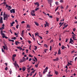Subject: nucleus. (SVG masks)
<instances>
[{
  "mask_svg": "<svg viewBox=\"0 0 77 77\" xmlns=\"http://www.w3.org/2000/svg\"><path fill=\"white\" fill-rule=\"evenodd\" d=\"M10 16L9 15L5 14V13H4V20H6L8 19V17H9Z\"/></svg>",
  "mask_w": 77,
  "mask_h": 77,
  "instance_id": "nucleus-1",
  "label": "nucleus"
},
{
  "mask_svg": "<svg viewBox=\"0 0 77 77\" xmlns=\"http://www.w3.org/2000/svg\"><path fill=\"white\" fill-rule=\"evenodd\" d=\"M35 10H32L31 11L30 14L32 15V16H35Z\"/></svg>",
  "mask_w": 77,
  "mask_h": 77,
  "instance_id": "nucleus-2",
  "label": "nucleus"
},
{
  "mask_svg": "<svg viewBox=\"0 0 77 77\" xmlns=\"http://www.w3.org/2000/svg\"><path fill=\"white\" fill-rule=\"evenodd\" d=\"M13 63L16 68H17V67H18V68H19V66H18V65L17 64V63L16 61H15L14 63Z\"/></svg>",
  "mask_w": 77,
  "mask_h": 77,
  "instance_id": "nucleus-3",
  "label": "nucleus"
},
{
  "mask_svg": "<svg viewBox=\"0 0 77 77\" xmlns=\"http://www.w3.org/2000/svg\"><path fill=\"white\" fill-rule=\"evenodd\" d=\"M6 6H7V9H8V11H10V10H11L12 8L11 6H9L8 5H6Z\"/></svg>",
  "mask_w": 77,
  "mask_h": 77,
  "instance_id": "nucleus-4",
  "label": "nucleus"
},
{
  "mask_svg": "<svg viewBox=\"0 0 77 77\" xmlns=\"http://www.w3.org/2000/svg\"><path fill=\"white\" fill-rule=\"evenodd\" d=\"M48 3L50 4L51 7V3L53 2V0H48Z\"/></svg>",
  "mask_w": 77,
  "mask_h": 77,
  "instance_id": "nucleus-5",
  "label": "nucleus"
},
{
  "mask_svg": "<svg viewBox=\"0 0 77 77\" xmlns=\"http://www.w3.org/2000/svg\"><path fill=\"white\" fill-rule=\"evenodd\" d=\"M48 69V67H46L45 69L43 71V73L45 74V72H46L47 71V69Z\"/></svg>",
  "mask_w": 77,
  "mask_h": 77,
  "instance_id": "nucleus-6",
  "label": "nucleus"
},
{
  "mask_svg": "<svg viewBox=\"0 0 77 77\" xmlns=\"http://www.w3.org/2000/svg\"><path fill=\"white\" fill-rule=\"evenodd\" d=\"M10 12L11 13H14L15 14V9H12L10 10Z\"/></svg>",
  "mask_w": 77,
  "mask_h": 77,
  "instance_id": "nucleus-7",
  "label": "nucleus"
},
{
  "mask_svg": "<svg viewBox=\"0 0 77 77\" xmlns=\"http://www.w3.org/2000/svg\"><path fill=\"white\" fill-rule=\"evenodd\" d=\"M70 42H69V44H73V43H74V41H73V40H72V38H71L70 39Z\"/></svg>",
  "mask_w": 77,
  "mask_h": 77,
  "instance_id": "nucleus-8",
  "label": "nucleus"
},
{
  "mask_svg": "<svg viewBox=\"0 0 77 77\" xmlns=\"http://www.w3.org/2000/svg\"><path fill=\"white\" fill-rule=\"evenodd\" d=\"M31 67L32 66H30L29 68H27V71H28V72H30V68H31Z\"/></svg>",
  "mask_w": 77,
  "mask_h": 77,
  "instance_id": "nucleus-9",
  "label": "nucleus"
},
{
  "mask_svg": "<svg viewBox=\"0 0 77 77\" xmlns=\"http://www.w3.org/2000/svg\"><path fill=\"white\" fill-rule=\"evenodd\" d=\"M34 4L35 5H37V7H39V4L38 2L34 3Z\"/></svg>",
  "mask_w": 77,
  "mask_h": 77,
  "instance_id": "nucleus-10",
  "label": "nucleus"
},
{
  "mask_svg": "<svg viewBox=\"0 0 77 77\" xmlns=\"http://www.w3.org/2000/svg\"><path fill=\"white\" fill-rule=\"evenodd\" d=\"M3 47L4 50L6 49V50H8V48L6 46L5 47V46H3Z\"/></svg>",
  "mask_w": 77,
  "mask_h": 77,
  "instance_id": "nucleus-11",
  "label": "nucleus"
},
{
  "mask_svg": "<svg viewBox=\"0 0 77 77\" xmlns=\"http://www.w3.org/2000/svg\"><path fill=\"white\" fill-rule=\"evenodd\" d=\"M54 61H58L59 60V58L57 57L56 59H53Z\"/></svg>",
  "mask_w": 77,
  "mask_h": 77,
  "instance_id": "nucleus-12",
  "label": "nucleus"
},
{
  "mask_svg": "<svg viewBox=\"0 0 77 77\" xmlns=\"http://www.w3.org/2000/svg\"><path fill=\"white\" fill-rule=\"evenodd\" d=\"M26 68L25 67H23L22 68V70H23V71H25V70H26Z\"/></svg>",
  "mask_w": 77,
  "mask_h": 77,
  "instance_id": "nucleus-13",
  "label": "nucleus"
},
{
  "mask_svg": "<svg viewBox=\"0 0 77 77\" xmlns=\"http://www.w3.org/2000/svg\"><path fill=\"white\" fill-rule=\"evenodd\" d=\"M34 23H35V25H36L37 26H39V24L38 23H37L36 21H35Z\"/></svg>",
  "mask_w": 77,
  "mask_h": 77,
  "instance_id": "nucleus-14",
  "label": "nucleus"
},
{
  "mask_svg": "<svg viewBox=\"0 0 77 77\" xmlns=\"http://www.w3.org/2000/svg\"><path fill=\"white\" fill-rule=\"evenodd\" d=\"M0 23H3V20H2V17H1V19H0Z\"/></svg>",
  "mask_w": 77,
  "mask_h": 77,
  "instance_id": "nucleus-15",
  "label": "nucleus"
},
{
  "mask_svg": "<svg viewBox=\"0 0 77 77\" xmlns=\"http://www.w3.org/2000/svg\"><path fill=\"white\" fill-rule=\"evenodd\" d=\"M22 60H23V62H25V61H26V60H27L26 58H25V57H23L22 58Z\"/></svg>",
  "mask_w": 77,
  "mask_h": 77,
  "instance_id": "nucleus-16",
  "label": "nucleus"
},
{
  "mask_svg": "<svg viewBox=\"0 0 77 77\" xmlns=\"http://www.w3.org/2000/svg\"><path fill=\"white\" fill-rule=\"evenodd\" d=\"M26 28L27 29H30V25L29 24L27 25Z\"/></svg>",
  "mask_w": 77,
  "mask_h": 77,
  "instance_id": "nucleus-17",
  "label": "nucleus"
},
{
  "mask_svg": "<svg viewBox=\"0 0 77 77\" xmlns=\"http://www.w3.org/2000/svg\"><path fill=\"white\" fill-rule=\"evenodd\" d=\"M1 35H2V38H5V34L3 33V34H1Z\"/></svg>",
  "mask_w": 77,
  "mask_h": 77,
  "instance_id": "nucleus-18",
  "label": "nucleus"
},
{
  "mask_svg": "<svg viewBox=\"0 0 77 77\" xmlns=\"http://www.w3.org/2000/svg\"><path fill=\"white\" fill-rule=\"evenodd\" d=\"M61 54V53H60V49H59V50L58 51V54Z\"/></svg>",
  "mask_w": 77,
  "mask_h": 77,
  "instance_id": "nucleus-19",
  "label": "nucleus"
},
{
  "mask_svg": "<svg viewBox=\"0 0 77 77\" xmlns=\"http://www.w3.org/2000/svg\"><path fill=\"white\" fill-rule=\"evenodd\" d=\"M4 29H5V28L4 27H2L0 28V30H3Z\"/></svg>",
  "mask_w": 77,
  "mask_h": 77,
  "instance_id": "nucleus-20",
  "label": "nucleus"
},
{
  "mask_svg": "<svg viewBox=\"0 0 77 77\" xmlns=\"http://www.w3.org/2000/svg\"><path fill=\"white\" fill-rule=\"evenodd\" d=\"M39 75L40 77H42V74H41V72H39Z\"/></svg>",
  "mask_w": 77,
  "mask_h": 77,
  "instance_id": "nucleus-21",
  "label": "nucleus"
},
{
  "mask_svg": "<svg viewBox=\"0 0 77 77\" xmlns=\"http://www.w3.org/2000/svg\"><path fill=\"white\" fill-rule=\"evenodd\" d=\"M61 48H62V50H63V49H64V48H66L65 47V46H64L63 45L61 47Z\"/></svg>",
  "mask_w": 77,
  "mask_h": 77,
  "instance_id": "nucleus-22",
  "label": "nucleus"
},
{
  "mask_svg": "<svg viewBox=\"0 0 77 77\" xmlns=\"http://www.w3.org/2000/svg\"><path fill=\"white\" fill-rule=\"evenodd\" d=\"M17 48H18V49H19V50H22V48H21L20 47H17Z\"/></svg>",
  "mask_w": 77,
  "mask_h": 77,
  "instance_id": "nucleus-23",
  "label": "nucleus"
},
{
  "mask_svg": "<svg viewBox=\"0 0 77 77\" xmlns=\"http://www.w3.org/2000/svg\"><path fill=\"white\" fill-rule=\"evenodd\" d=\"M39 9V8H37L35 9V11H38Z\"/></svg>",
  "mask_w": 77,
  "mask_h": 77,
  "instance_id": "nucleus-24",
  "label": "nucleus"
},
{
  "mask_svg": "<svg viewBox=\"0 0 77 77\" xmlns=\"http://www.w3.org/2000/svg\"><path fill=\"white\" fill-rule=\"evenodd\" d=\"M44 47H46V48H47V47H48V46H47V44H44Z\"/></svg>",
  "mask_w": 77,
  "mask_h": 77,
  "instance_id": "nucleus-25",
  "label": "nucleus"
},
{
  "mask_svg": "<svg viewBox=\"0 0 77 77\" xmlns=\"http://www.w3.org/2000/svg\"><path fill=\"white\" fill-rule=\"evenodd\" d=\"M72 65L71 63H70L68 62V64H67V66H69V65Z\"/></svg>",
  "mask_w": 77,
  "mask_h": 77,
  "instance_id": "nucleus-26",
  "label": "nucleus"
},
{
  "mask_svg": "<svg viewBox=\"0 0 77 77\" xmlns=\"http://www.w3.org/2000/svg\"><path fill=\"white\" fill-rule=\"evenodd\" d=\"M38 64H39V63H38L37 65H35V68H38Z\"/></svg>",
  "mask_w": 77,
  "mask_h": 77,
  "instance_id": "nucleus-27",
  "label": "nucleus"
},
{
  "mask_svg": "<svg viewBox=\"0 0 77 77\" xmlns=\"http://www.w3.org/2000/svg\"><path fill=\"white\" fill-rule=\"evenodd\" d=\"M4 4V5H6V2H3V3H2L1 4V5H3Z\"/></svg>",
  "mask_w": 77,
  "mask_h": 77,
  "instance_id": "nucleus-28",
  "label": "nucleus"
},
{
  "mask_svg": "<svg viewBox=\"0 0 77 77\" xmlns=\"http://www.w3.org/2000/svg\"><path fill=\"white\" fill-rule=\"evenodd\" d=\"M47 51H48V49H45L44 50V51H45V53H47Z\"/></svg>",
  "mask_w": 77,
  "mask_h": 77,
  "instance_id": "nucleus-29",
  "label": "nucleus"
},
{
  "mask_svg": "<svg viewBox=\"0 0 77 77\" xmlns=\"http://www.w3.org/2000/svg\"><path fill=\"white\" fill-rule=\"evenodd\" d=\"M45 23H46V26H47V25H48L49 24L48 23V22H47L45 21Z\"/></svg>",
  "mask_w": 77,
  "mask_h": 77,
  "instance_id": "nucleus-30",
  "label": "nucleus"
},
{
  "mask_svg": "<svg viewBox=\"0 0 77 77\" xmlns=\"http://www.w3.org/2000/svg\"><path fill=\"white\" fill-rule=\"evenodd\" d=\"M75 37L73 36V40H77V39H75Z\"/></svg>",
  "mask_w": 77,
  "mask_h": 77,
  "instance_id": "nucleus-31",
  "label": "nucleus"
},
{
  "mask_svg": "<svg viewBox=\"0 0 77 77\" xmlns=\"http://www.w3.org/2000/svg\"><path fill=\"white\" fill-rule=\"evenodd\" d=\"M9 41H12L13 42H14V40H10V39H9Z\"/></svg>",
  "mask_w": 77,
  "mask_h": 77,
  "instance_id": "nucleus-32",
  "label": "nucleus"
},
{
  "mask_svg": "<svg viewBox=\"0 0 77 77\" xmlns=\"http://www.w3.org/2000/svg\"><path fill=\"white\" fill-rule=\"evenodd\" d=\"M18 27H19V25L18 24L16 26L17 29H18Z\"/></svg>",
  "mask_w": 77,
  "mask_h": 77,
  "instance_id": "nucleus-33",
  "label": "nucleus"
},
{
  "mask_svg": "<svg viewBox=\"0 0 77 77\" xmlns=\"http://www.w3.org/2000/svg\"><path fill=\"white\" fill-rule=\"evenodd\" d=\"M60 3H63V0H60Z\"/></svg>",
  "mask_w": 77,
  "mask_h": 77,
  "instance_id": "nucleus-34",
  "label": "nucleus"
},
{
  "mask_svg": "<svg viewBox=\"0 0 77 77\" xmlns=\"http://www.w3.org/2000/svg\"><path fill=\"white\" fill-rule=\"evenodd\" d=\"M55 74H56V75H57V74H58V72H57V71H56V72H55Z\"/></svg>",
  "mask_w": 77,
  "mask_h": 77,
  "instance_id": "nucleus-35",
  "label": "nucleus"
},
{
  "mask_svg": "<svg viewBox=\"0 0 77 77\" xmlns=\"http://www.w3.org/2000/svg\"><path fill=\"white\" fill-rule=\"evenodd\" d=\"M34 59L35 60H36V62H37V60H38V59H37V58L36 57H34Z\"/></svg>",
  "mask_w": 77,
  "mask_h": 77,
  "instance_id": "nucleus-36",
  "label": "nucleus"
},
{
  "mask_svg": "<svg viewBox=\"0 0 77 77\" xmlns=\"http://www.w3.org/2000/svg\"><path fill=\"white\" fill-rule=\"evenodd\" d=\"M24 62L23 60H21L20 61V63H22V62Z\"/></svg>",
  "mask_w": 77,
  "mask_h": 77,
  "instance_id": "nucleus-37",
  "label": "nucleus"
},
{
  "mask_svg": "<svg viewBox=\"0 0 77 77\" xmlns=\"http://www.w3.org/2000/svg\"><path fill=\"white\" fill-rule=\"evenodd\" d=\"M3 30H2L1 31V35H2V34H3Z\"/></svg>",
  "mask_w": 77,
  "mask_h": 77,
  "instance_id": "nucleus-38",
  "label": "nucleus"
},
{
  "mask_svg": "<svg viewBox=\"0 0 77 77\" xmlns=\"http://www.w3.org/2000/svg\"><path fill=\"white\" fill-rule=\"evenodd\" d=\"M35 48H34V50H37V47L36 46H35Z\"/></svg>",
  "mask_w": 77,
  "mask_h": 77,
  "instance_id": "nucleus-39",
  "label": "nucleus"
},
{
  "mask_svg": "<svg viewBox=\"0 0 77 77\" xmlns=\"http://www.w3.org/2000/svg\"><path fill=\"white\" fill-rule=\"evenodd\" d=\"M68 41V38L66 39V42H67Z\"/></svg>",
  "mask_w": 77,
  "mask_h": 77,
  "instance_id": "nucleus-40",
  "label": "nucleus"
},
{
  "mask_svg": "<svg viewBox=\"0 0 77 77\" xmlns=\"http://www.w3.org/2000/svg\"><path fill=\"white\" fill-rule=\"evenodd\" d=\"M9 72L10 74H12V70H10L9 71Z\"/></svg>",
  "mask_w": 77,
  "mask_h": 77,
  "instance_id": "nucleus-41",
  "label": "nucleus"
},
{
  "mask_svg": "<svg viewBox=\"0 0 77 77\" xmlns=\"http://www.w3.org/2000/svg\"><path fill=\"white\" fill-rule=\"evenodd\" d=\"M68 26V25L67 24L66 25L64 26V27L66 28V27H67Z\"/></svg>",
  "mask_w": 77,
  "mask_h": 77,
  "instance_id": "nucleus-42",
  "label": "nucleus"
},
{
  "mask_svg": "<svg viewBox=\"0 0 77 77\" xmlns=\"http://www.w3.org/2000/svg\"><path fill=\"white\" fill-rule=\"evenodd\" d=\"M52 49V47H51V46H50V50L51 51V50Z\"/></svg>",
  "mask_w": 77,
  "mask_h": 77,
  "instance_id": "nucleus-43",
  "label": "nucleus"
},
{
  "mask_svg": "<svg viewBox=\"0 0 77 77\" xmlns=\"http://www.w3.org/2000/svg\"><path fill=\"white\" fill-rule=\"evenodd\" d=\"M12 39H16V37H13L12 38Z\"/></svg>",
  "mask_w": 77,
  "mask_h": 77,
  "instance_id": "nucleus-44",
  "label": "nucleus"
},
{
  "mask_svg": "<svg viewBox=\"0 0 77 77\" xmlns=\"http://www.w3.org/2000/svg\"><path fill=\"white\" fill-rule=\"evenodd\" d=\"M21 24H24V23H25V22L24 21H23L21 23Z\"/></svg>",
  "mask_w": 77,
  "mask_h": 77,
  "instance_id": "nucleus-45",
  "label": "nucleus"
},
{
  "mask_svg": "<svg viewBox=\"0 0 77 77\" xmlns=\"http://www.w3.org/2000/svg\"><path fill=\"white\" fill-rule=\"evenodd\" d=\"M13 57H16V54H14L13 55Z\"/></svg>",
  "mask_w": 77,
  "mask_h": 77,
  "instance_id": "nucleus-46",
  "label": "nucleus"
},
{
  "mask_svg": "<svg viewBox=\"0 0 77 77\" xmlns=\"http://www.w3.org/2000/svg\"><path fill=\"white\" fill-rule=\"evenodd\" d=\"M60 8L61 9H63V7L62 6H61Z\"/></svg>",
  "mask_w": 77,
  "mask_h": 77,
  "instance_id": "nucleus-47",
  "label": "nucleus"
},
{
  "mask_svg": "<svg viewBox=\"0 0 77 77\" xmlns=\"http://www.w3.org/2000/svg\"><path fill=\"white\" fill-rule=\"evenodd\" d=\"M29 57H33V56H32V55L30 54L29 55Z\"/></svg>",
  "mask_w": 77,
  "mask_h": 77,
  "instance_id": "nucleus-48",
  "label": "nucleus"
},
{
  "mask_svg": "<svg viewBox=\"0 0 77 77\" xmlns=\"http://www.w3.org/2000/svg\"><path fill=\"white\" fill-rule=\"evenodd\" d=\"M32 38L33 39V40H35V38L34 36L32 37Z\"/></svg>",
  "mask_w": 77,
  "mask_h": 77,
  "instance_id": "nucleus-49",
  "label": "nucleus"
},
{
  "mask_svg": "<svg viewBox=\"0 0 77 77\" xmlns=\"http://www.w3.org/2000/svg\"><path fill=\"white\" fill-rule=\"evenodd\" d=\"M35 70H34V71H32L31 72V73H34V72H35Z\"/></svg>",
  "mask_w": 77,
  "mask_h": 77,
  "instance_id": "nucleus-50",
  "label": "nucleus"
},
{
  "mask_svg": "<svg viewBox=\"0 0 77 77\" xmlns=\"http://www.w3.org/2000/svg\"><path fill=\"white\" fill-rule=\"evenodd\" d=\"M59 18L57 17V21H59Z\"/></svg>",
  "mask_w": 77,
  "mask_h": 77,
  "instance_id": "nucleus-51",
  "label": "nucleus"
},
{
  "mask_svg": "<svg viewBox=\"0 0 77 77\" xmlns=\"http://www.w3.org/2000/svg\"><path fill=\"white\" fill-rule=\"evenodd\" d=\"M5 70H6V71H7V70H8V67H6L5 69Z\"/></svg>",
  "mask_w": 77,
  "mask_h": 77,
  "instance_id": "nucleus-52",
  "label": "nucleus"
},
{
  "mask_svg": "<svg viewBox=\"0 0 77 77\" xmlns=\"http://www.w3.org/2000/svg\"><path fill=\"white\" fill-rule=\"evenodd\" d=\"M2 53H4V52H5V51L3 50V48H2Z\"/></svg>",
  "mask_w": 77,
  "mask_h": 77,
  "instance_id": "nucleus-53",
  "label": "nucleus"
},
{
  "mask_svg": "<svg viewBox=\"0 0 77 77\" xmlns=\"http://www.w3.org/2000/svg\"><path fill=\"white\" fill-rule=\"evenodd\" d=\"M39 37L40 38V39H42V37L39 36Z\"/></svg>",
  "mask_w": 77,
  "mask_h": 77,
  "instance_id": "nucleus-54",
  "label": "nucleus"
},
{
  "mask_svg": "<svg viewBox=\"0 0 77 77\" xmlns=\"http://www.w3.org/2000/svg\"><path fill=\"white\" fill-rule=\"evenodd\" d=\"M15 44L17 45H18V42H15Z\"/></svg>",
  "mask_w": 77,
  "mask_h": 77,
  "instance_id": "nucleus-55",
  "label": "nucleus"
},
{
  "mask_svg": "<svg viewBox=\"0 0 77 77\" xmlns=\"http://www.w3.org/2000/svg\"><path fill=\"white\" fill-rule=\"evenodd\" d=\"M59 41H61V37H60V36L59 37Z\"/></svg>",
  "mask_w": 77,
  "mask_h": 77,
  "instance_id": "nucleus-56",
  "label": "nucleus"
},
{
  "mask_svg": "<svg viewBox=\"0 0 77 77\" xmlns=\"http://www.w3.org/2000/svg\"><path fill=\"white\" fill-rule=\"evenodd\" d=\"M38 32H37L36 33H35V36L38 35Z\"/></svg>",
  "mask_w": 77,
  "mask_h": 77,
  "instance_id": "nucleus-57",
  "label": "nucleus"
},
{
  "mask_svg": "<svg viewBox=\"0 0 77 77\" xmlns=\"http://www.w3.org/2000/svg\"><path fill=\"white\" fill-rule=\"evenodd\" d=\"M9 31L10 32H11V33H12V30L11 29H10Z\"/></svg>",
  "mask_w": 77,
  "mask_h": 77,
  "instance_id": "nucleus-58",
  "label": "nucleus"
},
{
  "mask_svg": "<svg viewBox=\"0 0 77 77\" xmlns=\"http://www.w3.org/2000/svg\"><path fill=\"white\" fill-rule=\"evenodd\" d=\"M55 4H56V5H58V2H56Z\"/></svg>",
  "mask_w": 77,
  "mask_h": 77,
  "instance_id": "nucleus-59",
  "label": "nucleus"
},
{
  "mask_svg": "<svg viewBox=\"0 0 77 77\" xmlns=\"http://www.w3.org/2000/svg\"><path fill=\"white\" fill-rule=\"evenodd\" d=\"M58 9V7H57L56 9L55 10V11H56Z\"/></svg>",
  "mask_w": 77,
  "mask_h": 77,
  "instance_id": "nucleus-60",
  "label": "nucleus"
},
{
  "mask_svg": "<svg viewBox=\"0 0 77 77\" xmlns=\"http://www.w3.org/2000/svg\"><path fill=\"white\" fill-rule=\"evenodd\" d=\"M53 42V40L52 39V40H51V41L50 42Z\"/></svg>",
  "mask_w": 77,
  "mask_h": 77,
  "instance_id": "nucleus-61",
  "label": "nucleus"
},
{
  "mask_svg": "<svg viewBox=\"0 0 77 77\" xmlns=\"http://www.w3.org/2000/svg\"><path fill=\"white\" fill-rule=\"evenodd\" d=\"M77 57L75 58V61L76 60H77Z\"/></svg>",
  "mask_w": 77,
  "mask_h": 77,
  "instance_id": "nucleus-62",
  "label": "nucleus"
},
{
  "mask_svg": "<svg viewBox=\"0 0 77 77\" xmlns=\"http://www.w3.org/2000/svg\"><path fill=\"white\" fill-rule=\"evenodd\" d=\"M74 53V51H73L71 52V53Z\"/></svg>",
  "mask_w": 77,
  "mask_h": 77,
  "instance_id": "nucleus-63",
  "label": "nucleus"
},
{
  "mask_svg": "<svg viewBox=\"0 0 77 77\" xmlns=\"http://www.w3.org/2000/svg\"><path fill=\"white\" fill-rule=\"evenodd\" d=\"M75 28H74L73 29V31H74V32L75 31Z\"/></svg>",
  "mask_w": 77,
  "mask_h": 77,
  "instance_id": "nucleus-64",
  "label": "nucleus"
}]
</instances>
